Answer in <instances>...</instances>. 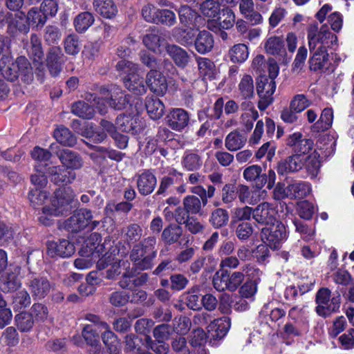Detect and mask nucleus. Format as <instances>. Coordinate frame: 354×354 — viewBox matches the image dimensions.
<instances>
[{
    "label": "nucleus",
    "instance_id": "obj_1",
    "mask_svg": "<svg viewBox=\"0 0 354 354\" xmlns=\"http://www.w3.org/2000/svg\"><path fill=\"white\" fill-rule=\"evenodd\" d=\"M307 39L310 50L309 69L314 72H324L330 64L328 49L337 46V37L322 25L311 24L307 29Z\"/></svg>",
    "mask_w": 354,
    "mask_h": 354
},
{
    "label": "nucleus",
    "instance_id": "obj_2",
    "mask_svg": "<svg viewBox=\"0 0 354 354\" xmlns=\"http://www.w3.org/2000/svg\"><path fill=\"white\" fill-rule=\"evenodd\" d=\"M1 61L5 64L1 68V73L8 80L12 82L19 77L25 82L32 80V68L26 57L20 56L15 62L9 57H3Z\"/></svg>",
    "mask_w": 354,
    "mask_h": 354
},
{
    "label": "nucleus",
    "instance_id": "obj_3",
    "mask_svg": "<svg viewBox=\"0 0 354 354\" xmlns=\"http://www.w3.org/2000/svg\"><path fill=\"white\" fill-rule=\"evenodd\" d=\"M154 237H148L142 243L136 245L130 254V259L136 270H145L153 266V260L156 257Z\"/></svg>",
    "mask_w": 354,
    "mask_h": 354
},
{
    "label": "nucleus",
    "instance_id": "obj_4",
    "mask_svg": "<svg viewBox=\"0 0 354 354\" xmlns=\"http://www.w3.org/2000/svg\"><path fill=\"white\" fill-rule=\"evenodd\" d=\"M117 70L126 75L124 77V84L125 87L136 95H142L145 93L147 88L145 85L143 77L139 73V68L137 64L122 59L118 62L116 65Z\"/></svg>",
    "mask_w": 354,
    "mask_h": 354
},
{
    "label": "nucleus",
    "instance_id": "obj_5",
    "mask_svg": "<svg viewBox=\"0 0 354 354\" xmlns=\"http://www.w3.org/2000/svg\"><path fill=\"white\" fill-rule=\"evenodd\" d=\"M95 218L91 210L82 208L66 221L65 227L68 231L75 232L84 229L92 231L100 224V221L94 219Z\"/></svg>",
    "mask_w": 354,
    "mask_h": 354
},
{
    "label": "nucleus",
    "instance_id": "obj_6",
    "mask_svg": "<svg viewBox=\"0 0 354 354\" xmlns=\"http://www.w3.org/2000/svg\"><path fill=\"white\" fill-rule=\"evenodd\" d=\"M101 95V99H98L96 104L102 114L106 112V104L114 109L121 110L125 108L129 102L127 95L119 87L115 86H113L110 91L104 88L102 89Z\"/></svg>",
    "mask_w": 354,
    "mask_h": 354
},
{
    "label": "nucleus",
    "instance_id": "obj_7",
    "mask_svg": "<svg viewBox=\"0 0 354 354\" xmlns=\"http://www.w3.org/2000/svg\"><path fill=\"white\" fill-rule=\"evenodd\" d=\"M316 312L322 317H326L332 313L337 312L341 303L339 295H331L328 288H322L319 290L316 295Z\"/></svg>",
    "mask_w": 354,
    "mask_h": 354
},
{
    "label": "nucleus",
    "instance_id": "obj_8",
    "mask_svg": "<svg viewBox=\"0 0 354 354\" xmlns=\"http://www.w3.org/2000/svg\"><path fill=\"white\" fill-rule=\"evenodd\" d=\"M70 201V198L62 197L59 192H56L52 201V207L45 206L42 208L41 215L39 217V222L50 225L52 217L63 215L69 211Z\"/></svg>",
    "mask_w": 354,
    "mask_h": 354
},
{
    "label": "nucleus",
    "instance_id": "obj_9",
    "mask_svg": "<svg viewBox=\"0 0 354 354\" xmlns=\"http://www.w3.org/2000/svg\"><path fill=\"white\" fill-rule=\"evenodd\" d=\"M270 225V227H263L261 230V239L270 248L278 249L287 239L286 227L279 221Z\"/></svg>",
    "mask_w": 354,
    "mask_h": 354
},
{
    "label": "nucleus",
    "instance_id": "obj_10",
    "mask_svg": "<svg viewBox=\"0 0 354 354\" xmlns=\"http://www.w3.org/2000/svg\"><path fill=\"white\" fill-rule=\"evenodd\" d=\"M278 211L272 203L263 202L254 208L253 219L261 225H271L277 221Z\"/></svg>",
    "mask_w": 354,
    "mask_h": 354
},
{
    "label": "nucleus",
    "instance_id": "obj_11",
    "mask_svg": "<svg viewBox=\"0 0 354 354\" xmlns=\"http://www.w3.org/2000/svg\"><path fill=\"white\" fill-rule=\"evenodd\" d=\"M59 146L56 144L50 146V149L57 154L64 167L73 171L83 166L82 158L77 153L69 149L57 150Z\"/></svg>",
    "mask_w": 354,
    "mask_h": 354
},
{
    "label": "nucleus",
    "instance_id": "obj_12",
    "mask_svg": "<svg viewBox=\"0 0 354 354\" xmlns=\"http://www.w3.org/2000/svg\"><path fill=\"white\" fill-rule=\"evenodd\" d=\"M75 252V247L73 243L66 239H61L58 241H50L47 244V254L50 257H69Z\"/></svg>",
    "mask_w": 354,
    "mask_h": 354
},
{
    "label": "nucleus",
    "instance_id": "obj_13",
    "mask_svg": "<svg viewBox=\"0 0 354 354\" xmlns=\"http://www.w3.org/2000/svg\"><path fill=\"white\" fill-rule=\"evenodd\" d=\"M145 82L149 89L158 95H163L167 91L166 78L157 70H151Z\"/></svg>",
    "mask_w": 354,
    "mask_h": 354
},
{
    "label": "nucleus",
    "instance_id": "obj_14",
    "mask_svg": "<svg viewBox=\"0 0 354 354\" xmlns=\"http://www.w3.org/2000/svg\"><path fill=\"white\" fill-rule=\"evenodd\" d=\"M48 174L51 181L57 185H66L71 183L75 178L76 175L64 166H53L48 169Z\"/></svg>",
    "mask_w": 354,
    "mask_h": 354
},
{
    "label": "nucleus",
    "instance_id": "obj_15",
    "mask_svg": "<svg viewBox=\"0 0 354 354\" xmlns=\"http://www.w3.org/2000/svg\"><path fill=\"white\" fill-rule=\"evenodd\" d=\"M167 124L173 130L180 131L189 124V114L183 109H173L167 117Z\"/></svg>",
    "mask_w": 354,
    "mask_h": 354
},
{
    "label": "nucleus",
    "instance_id": "obj_16",
    "mask_svg": "<svg viewBox=\"0 0 354 354\" xmlns=\"http://www.w3.org/2000/svg\"><path fill=\"white\" fill-rule=\"evenodd\" d=\"M178 12L180 23L185 26L198 28L204 23V19L188 6H181Z\"/></svg>",
    "mask_w": 354,
    "mask_h": 354
},
{
    "label": "nucleus",
    "instance_id": "obj_17",
    "mask_svg": "<svg viewBox=\"0 0 354 354\" xmlns=\"http://www.w3.org/2000/svg\"><path fill=\"white\" fill-rule=\"evenodd\" d=\"M243 178L248 182L254 183L255 187L260 189L267 183V174L262 172V168L257 165L246 167L243 171Z\"/></svg>",
    "mask_w": 354,
    "mask_h": 354
},
{
    "label": "nucleus",
    "instance_id": "obj_18",
    "mask_svg": "<svg viewBox=\"0 0 354 354\" xmlns=\"http://www.w3.org/2000/svg\"><path fill=\"white\" fill-rule=\"evenodd\" d=\"M231 322L227 317H223L212 322L207 326L209 336L213 339H221L226 335Z\"/></svg>",
    "mask_w": 354,
    "mask_h": 354
},
{
    "label": "nucleus",
    "instance_id": "obj_19",
    "mask_svg": "<svg viewBox=\"0 0 354 354\" xmlns=\"http://www.w3.org/2000/svg\"><path fill=\"white\" fill-rule=\"evenodd\" d=\"M29 288L33 297L44 298L50 291L52 286L44 277H36L30 280Z\"/></svg>",
    "mask_w": 354,
    "mask_h": 354
},
{
    "label": "nucleus",
    "instance_id": "obj_20",
    "mask_svg": "<svg viewBox=\"0 0 354 354\" xmlns=\"http://www.w3.org/2000/svg\"><path fill=\"white\" fill-rule=\"evenodd\" d=\"M304 165V158L299 154H295L281 160L277 168L279 174L283 175L288 172H294L301 169Z\"/></svg>",
    "mask_w": 354,
    "mask_h": 354
},
{
    "label": "nucleus",
    "instance_id": "obj_21",
    "mask_svg": "<svg viewBox=\"0 0 354 354\" xmlns=\"http://www.w3.org/2000/svg\"><path fill=\"white\" fill-rule=\"evenodd\" d=\"M116 125L118 130L129 133H137L141 129L138 118L131 115H120L116 119Z\"/></svg>",
    "mask_w": 354,
    "mask_h": 354
},
{
    "label": "nucleus",
    "instance_id": "obj_22",
    "mask_svg": "<svg viewBox=\"0 0 354 354\" xmlns=\"http://www.w3.org/2000/svg\"><path fill=\"white\" fill-rule=\"evenodd\" d=\"M30 26L26 16L23 12L12 15L8 26V32L12 36H16L18 32L27 33Z\"/></svg>",
    "mask_w": 354,
    "mask_h": 354
},
{
    "label": "nucleus",
    "instance_id": "obj_23",
    "mask_svg": "<svg viewBox=\"0 0 354 354\" xmlns=\"http://www.w3.org/2000/svg\"><path fill=\"white\" fill-rule=\"evenodd\" d=\"M156 176L151 172L145 171L137 176V187L142 195L151 194L156 186Z\"/></svg>",
    "mask_w": 354,
    "mask_h": 354
},
{
    "label": "nucleus",
    "instance_id": "obj_24",
    "mask_svg": "<svg viewBox=\"0 0 354 354\" xmlns=\"http://www.w3.org/2000/svg\"><path fill=\"white\" fill-rule=\"evenodd\" d=\"M20 268L15 267L14 271L8 272L2 277L0 288L4 292H11L17 290L21 286V281L18 277Z\"/></svg>",
    "mask_w": 354,
    "mask_h": 354
},
{
    "label": "nucleus",
    "instance_id": "obj_25",
    "mask_svg": "<svg viewBox=\"0 0 354 354\" xmlns=\"http://www.w3.org/2000/svg\"><path fill=\"white\" fill-rule=\"evenodd\" d=\"M109 265L111 267L106 271V278L109 279H114L120 273V264L118 259H114L111 255L105 254L97 263V267L100 270H103Z\"/></svg>",
    "mask_w": 354,
    "mask_h": 354
},
{
    "label": "nucleus",
    "instance_id": "obj_26",
    "mask_svg": "<svg viewBox=\"0 0 354 354\" xmlns=\"http://www.w3.org/2000/svg\"><path fill=\"white\" fill-rule=\"evenodd\" d=\"M214 44L212 35L206 30L201 31L194 41L195 48L201 54H205L211 51Z\"/></svg>",
    "mask_w": 354,
    "mask_h": 354
},
{
    "label": "nucleus",
    "instance_id": "obj_27",
    "mask_svg": "<svg viewBox=\"0 0 354 354\" xmlns=\"http://www.w3.org/2000/svg\"><path fill=\"white\" fill-rule=\"evenodd\" d=\"M166 50L178 66L183 68L187 65L189 56L186 50L175 44H168Z\"/></svg>",
    "mask_w": 354,
    "mask_h": 354
},
{
    "label": "nucleus",
    "instance_id": "obj_28",
    "mask_svg": "<svg viewBox=\"0 0 354 354\" xmlns=\"http://www.w3.org/2000/svg\"><path fill=\"white\" fill-rule=\"evenodd\" d=\"M145 107L149 117L153 120L160 119L165 113V106L162 101L153 96L147 97Z\"/></svg>",
    "mask_w": 354,
    "mask_h": 354
},
{
    "label": "nucleus",
    "instance_id": "obj_29",
    "mask_svg": "<svg viewBox=\"0 0 354 354\" xmlns=\"http://www.w3.org/2000/svg\"><path fill=\"white\" fill-rule=\"evenodd\" d=\"M28 53L34 63L38 65L42 64L44 52L41 40L36 35H32L30 37V44L28 46Z\"/></svg>",
    "mask_w": 354,
    "mask_h": 354
},
{
    "label": "nucleus",
    "instance_id": "obj_30",
    "mask_svg": "<svg viewBox=\"0 0 354 354\" xmlns=\"http://www.w3.org/2000/svg\"><path fill=\"white\" fill-rule=\"evenodd\" d=\"M237 196L242 203L254 205L260 201L259 190H252L243 185L237 186Z\"/></svg>",
    "mask_w": 354,
    "mask_h": 354
},
{
    "label": "nucleus",
    "instance_id": "obj_31",
    "mask_svg": "<svg viewBox=\"0 0 354 354\" xmlns=\"http://www.w3.org/2000/svg\"><path fill=\"white\" fill-rule=\"evenodd\" d=\"M182 174L174 170L169 173V176H165L162 178L157 194L166 196L173 192L174 184L178 179H181Z\"/></svg>",
    "mask_w": 354,
    "mask_h": 354
},
{
    "label": "nucleus",
    "instance_id": "obj_32",
    "mask_svg": "<svg viewBox=\"0 0 354 354\" xmlns=\"http://www.w3.org/2000/svg\"><path fill=\"white\" fill-rule=\"evenodd\" d=\"M93 6L97 13L107 19L113 17L118 12L113 0H94Z\"/></svg>",
    "mask_w": 354,
    "mask_h": 354
},
{
    "label": "nucleus",
    "instance_id": "obj_33",
    "mask_svg": "<svg viewBox=\"0 0 354 354\" xmlns=\"http://www.w3.org/2000/svg\"><path fill=\"white\" fill-rule=\"evenodd\" d=\"M247 138L239 131L230 132L225 139V147L230 151H235L242 148L246 143Z\"/></svg>",
    "mask_w": 354,
    "mask_h": 354
},
{
    "label": "nucleus",
    "instance_id": "obj_34",
    "mask_svg": "<svg viewBox=\"0 0 354 354\" xmlns=\"http://www.w3.org/2000/svg\"><path fill=\"white\" fill-rule=\"evenodd\" d=\"M288 192L290 198H301L310 193L311 187L307 182L295 181L288 185Z\"/></svg>",
    "mask_w": 354,
    "mask_h": 354
},
{
    "label": "nucleus",
    "instance_id": "obj_35",
    "mask_svg": "<svg viewBox=\"0 0 354 354\" xmlns=\"http://www.w3.org/2000/svg\"><path fill=\"white\" fill-rule=\"evenodd\" d=\"M54 138L64 146L73 147L77 140L71 131L64 126L58 127L54 131Z\"/></svg>",
    "mask_w": 354,
    "mask_h": 354
},
{
    "label": "nucleus",
    "instance_id": "obj_36",
    "mask_svg": "<svg viewBox=\"0 0 354 354\" xmlns=\"http://www.w3.org/2000/svg\"><path fill=\"white\" fill-rule=\"evenodd\" d=\"M257 89L259 97L273 98L272 95L276 90L275 81L263 77L258 83Z\"/></svg>",
    "mask_w": 354,
    "mask_h": 354
},
{
    "label": "nucleus",
    "instance_id": "obj_37",
    "mask_svg": "<svg viewBox=\"0 0 354 354\" xmlns=\"http://www.w3.org/2000/svg\"><path fill=\"white\" fill-rule=\"evenodd\" d=\"M183 234V228L178 225L171 224L165 227L162 233V239L167 244L176 243Z\"/></svg>",
    "mask_w": 354,
    "mask_h": 354
},
{
    "label": "nucleus",
    "instance_id": "obj_38",
    "mask_svg": "<svg viewBox=\"0 0 354 354\" xmlns=\"http://www.w3.org/2000/svg\"><path fill=\"white\" fill-rule=\"evenodd\" d=\"M94 17L91 12H83L75 17L74 26L77 32L82 33L86 31L94 22Z\"/></svg>",
    "mask_w": 354,
    "mask_h": 354
},
{
    "label": "nucleus",
    "instance_id": "obj_39",
    "mask_svg": "<svg viewBox=\"0 0 354 354\" xmlns=\"http://www.w3.org/2000/svg\"><path fill=\"white\" fill-rule=\"evenodd\" d=\"M163 39H162L158 31L153 30L151 32L146 34L142 38L144 45L150 50L155 53L160 52V46Z\"/></svg>",
    "mask_w": 354,
    "mask_h": 354
},
{
    "label": "nucleus",
    "instance_id": "obj_40",
    "mask_svg": "<svg viewBox=\"0 0 354 354\" xmlns=\"http://www.w3.org/2000/svg\"><path fill=\"white\" fill-rule=\"evenodd\" d=\"M249 51L248 46L243 44H238L233 46L229 50V57L234 63H243L248 57Z\"/></svg>",
    "mask_w": 354,
    "mask_h": 354
},
{
    "label": "nucleus",
    "instance_id": "obj_41",
    "mask_svg": "<svg viewBox=\"0 0 354 354\" xmlns=\"http://www.w3.org/2000/svg\"><path fill=\"white\" fill-rule=\"evenodd\" d=\"M182 165L188 171H196L201 167L203 160L198 154L186 151L183 156Z\"/></svg>",
    "mask_w": 354,
    "mask_h": 354
},
{
    "label": "nucleus",
    "instance_id": "obj_42",
    "mask_svg": "<svg viewBox=\"0 0 354 354\" xmlns=\"http://www.w3.org/2000/svg\"><path fill=\"white\" fill-rule=\"evenodd\" d=\"M264 48L267 53L276 55L284 52V44L283 39L277 36L269 37L265 42Z\"/></svg>",
    "mask_w": 354,
    "mask_h": 354
},
{
    "label": "nucleus",
    "instance_id": "obj_43",
    "mask_svg": "<svg viewBox=\"0 0 354 354\" xmlns=\"http://www.w3.org/2000/svg\"><path fill=\"white\" fill-rule=\"evenodd\" d=\"M254 90L252 77L250 75H244L239 84V91L241 95L245 99L250 98L254 95Z\"/></svg>",
    "mask_w": 354,
    "mask_h": 354
},
{
    "label": "nucleus",
    "instance_id": "obj_44",
    "mask_svg": "<svg viewBox=\"0 0 354 354\" xmlns=\"http://www.w3.org/2000/svg\"><path fill=\"white\" fill-rule=\"evenodd\" d=\"M72 112L82 118L91 119L94 115V109L85 102H77L72 106Z\"/></svg>",
    "mask_w": 354,
    "mask_h": 354
},
{
    "label": "nucleus",
    "instance_id": "obj_45",
    "mask_svg": "<svg viewBox=\"0 0 354 354\" xmlns=\"http://www.w3.org/2000/svg\"><path fill=\"white\" fill-rule=\"evenodd\" d=\"M333 120V110L329 108H326L322 111L319 120L315 124V127L319 131L328 130L332 126Z\"/></svg>",
    "mask_w": 354,
    "mask_h": 354
},
{
    "label": "nucleus",
    "instance_id": "obj_46",
    "mask_svg": "<svg viewBox=\"0 0 354 354\" xmlns=\"http://www.w3.org/2000/svg\"><path fill=\"white\" fill-rule=\"evenodd\" d=\"M201 13L208 18L214 19L216 17L220 12L218 3L214 0H205L200 6Z\"/></svg>",
    "mask_w": 354,
    "mask_h": 354
},
{
    "label": "nucleus",
    "instance_id": "obj_47",
    "mask_svg": "<svg viewBox=\"0 0 354 354\" xmlns=\"http://www.w3.org/2000/svg\"><path fill=\"white\" fill-rule=\"evenodd\" d=\"M228 220L229 215L227 212L221 208H218L213 211L209 218L210 223L216 228L225 225Z\"/></svg>",
    "mask_w": 354,
    "mask_h": 354
},
{
    "label": "nucleus",
    "instance_id": "obj_48",
    "mask_svg": "<svg viewBox=\"0 0 354 354\" xmlns=\"http://www.w3.org/2000/svg\"><path fill=\"white\" fill-rule=\"evenodd\" d=\"M311 104V101L304 94L295 95L290 102V108L298 113H301Z\"/></svg>",
    "mask_w": 354,
    "mask_h": 354
},
{
    "label": "nucleus",
    "instance_id": "obj_49",
    "mask_svg": "<svg viewBox=\"0 0 354 354\" xmlns=\"http://www.w3.org/2000/svg\"><path fill=\"white\" fill-rule=\"evenodd\" d=\"M198 67L200 73L205 77L212 78L215 74V65L213 62L205 57L197 59Z\"/></svg>",
    "mask_w": 354,
    "mask_h": 354
},
{
    "label": "nucleus",
    "instance_id": "obj_50",
    "mask_svg": "<svg viewBox=\"0 0 354 354\" xmlns=\"http://www.w3.org/2000/svg\"><path fill=\"white\" fill-rule=\"evenodd\" d=\"M254 227L250 222H241L236 226L235 234L241 241H247L252 235Z\"/></svg>",
    "mask_w": 354,
    "mask_h": 354
},
{
    "label": "nucleus",
    "instance_id": "obj_51",
    "mask_svg": "<svg viewBox=\"0 0 354 354\" xmlns=\"http://www.w3.org/2000/svg\"><path fill=\"white\" fill-rule=\"evenodd\" d=\"M15 322L18 328L22 332L30 330L34 323L33 318L30 313L26 312L17 315Z\"/></svg>",
    "mask_w": 354,
    "mask_h": 354
},
{
    "label": "nucleus",
    "instance_id": "obj_52",
    "mask_svg": "<svg viewBox=\"0 0 354 354\" xmlns=\"http://www.w3.org/2000/svg\"><path fill=\"white\" fill-rule=\"evenodd\" d=\"M297 211L301 218L309 220L317 211V208L309 201H302L297 203Z\"/></svg>",
    "mask_w": 354,
    "mask_h": 354
},
{
    "label": "nucleus",
    "instance_id": "obj_53",
    "mask_svg": "<svg viewBox=\"0 0 354 354\" xmlns=\"http://www.w3.org/2000/svg\"><path fill=\"white\" fill-rule=\"evenodd\" d=\"M304 167L312 177L316 176L320 167V161L317 153H313L305 157Z\"/></svg>",
    "mask_w": 354,
    "mask_h": 354
},
{
    "label": "nucleus",
    "instance_id": "obj_54",
    "mask_svg": "<svg viewBox=\"0 0 354 354\" xmlns=\"http://www.w3.org/2000/svg\"><path fill=\"white\" fill-rule=\"evenodd\" d=\"M228 272L225 270H221L216 272L213 278V285L218 291L229 290Z\"/></svg>",
    "mask_w": 354,
    "mask_h": 354
},
{
    "label": "nucleus",
    "instance_id": "obj_55",
    "mask_svg": "<svg viewBox=\"0 0 354 354\" xmlns=\"http://www.w3.org/2000/svg\"><path fill=\"white\" fill-rule=\"evenodd\" d=\"M64 49L68 55H77L80 50L79 37L75 35H68L64 40Z\"/></svg>",
    "mask_w": 354,
    "mask_h": 354
},
{
    "label": "nucleus",
    "instance_id": "obj_56",
    "mask_svg": "<svg viewBox=\"0 0 354 354\" xmlns=\"http://www.w3.org/2000/svg\"><path fill=\"white\" fill-rule=\"evenodd\" d=\"M201 200L195 196H188L183 200L184 208L187 214H195L201 209Z\"/></svg>",
    "mask_w": 354,
    "mask_h": 354
},
{
    "label": "nucleus",
    "instance_id": "obj_57",
    "mask_svg": "<svg viewBox=\"0 0 354 354\" xmlns=\"http://www.w3.org/2000/svg\"><path fill=\"white\" fill-rule=\"evenodd\" d=\"M254 208L248 206L238 207L234 209L232 219L233 222H248L253 217Z\"/></svg>",
    "mask_w": 354,
    "mask_h": 354
},
{
    "label": "nucleus",
    "instance_id": "obj_58",
    "mask_svg": "<svg viewBox=\"0 0 354 354\" xmlns=\"http://www.w3.org/2000/svg\"><path fill=\"white\" fill-rule=\"evenodd\" d=\"M46 16L41 11L39 10L36 8H33L29 10L26 16V19L29 26L30 24L38 26L39 25L43 26L46 22Z\"/></svg>",
    "mask_w": 354,
    "mask_h": 354
},
{
    "label": "nucleus",
    "instance_id": "obj_59",
    "mask_svg": "<svg viewBox=\"0 0 354 354\" xmlns=\"http://www.w3.org/2000/svg\"><path fill=\"white\" fill-rule=\"evenodd\" d=\"M259 118V113L254 109H250L241 116V123L245 131H249L253 127V124Z\"/></svg>",
    "mask_w": 354,
    "mask_h": 354
},
{
    "label": "nucleus",
    "instance_id": "obj_60",
    "mask_svg": "<svg viewBox=\"0 0 354 354\" xmlns=\"http://www.w3.org/2000/svg\"><path fill=\"white\" fill-rule=\"evenodd\" d=\"M28 198L31 205L36 208L44 204L47 198V193L39 188H32L29 192Z\"/></svg>",
    "mask_w": 354,
    "mask_h": 354
},
{
    "label": "nucleus",
    "instance_id": "obj_61",
    "mask_svg": "<svg viewBox=\"0 0 354 354\" xmlns=\"http://www.w3.org/2000/svg\"><path fill=\"white\" fill-rule=\"evenodd\" d=\"M173 35L176 41L183 46H189L193 43L194 33L191 30L175 28L173 30Z\"/></svg>",
    "mask_w": 354,
    "mask_h": 354
},
{
    "label": "nucleus",
    "instance_id": "obj_62",
    "mask_svg": "<svg viewBox=\"0 0 354 354\" xmlns=\"http://www.w3.org/2000/svg\"><path fill=\"white\" fill-rule=\"evenodd\" d=\"M308 55V50L306 46H300L292 63V70L299 73L302 71Z\"/></svg>",
    "mask_w": 354,
    "mask_h": 354
},
{
    "label": "nucleus",
    "instance_id": "obj_63",
    "mask_svg": "<svg viewBox=\"0 0 354 354\" xmlns=\"http://www.w3.org/2000/svg\"><path fill=\"white\" fill-rule=\"evenodd\" d=\"M157 22L167 26H172L176 23V14L168 9H160L158 11Z\"/></svg>",
    "mask_w": 354,
    "mask_h": 354
},
{
    "label": "nucleus",
    "instance_id": "obj_64",
    "mask_svg": "<svg viewBox=\"0 0 354 354\" xmlns=\"http://www.w3.org/2000/svg\"><path fill=\"white\" fill-rule=\"evenodd\" d=\"M100 333L99 329L92 325L85 326L82 330V336L90 345H94L98 342Z\"/></svg>",
    "mask_w": 354,
    "mask_h": 354
}]
</instances>
